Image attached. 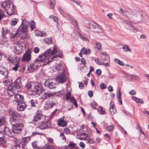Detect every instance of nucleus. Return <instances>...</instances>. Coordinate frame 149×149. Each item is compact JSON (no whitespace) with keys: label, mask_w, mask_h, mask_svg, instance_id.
Masks as SVG:
<instances>
[{"label":"nucleus","mask_w":149,"mask_h":149,"mask_svg":"<svg viewBox=\"0 0 149 149\" xmlns=\"http://www.w3.org/2000/svg\"><path fill=\"white\" fill-rule=\"evenodd\" d=\"M18 88L14 84H11L8 87V93L10 96H13V94H16L18 92Z\"/></svg>","instance_id":"nucleus-8"},{"label":"nucleus","mask_w":149,"mask_h":149,"mask_svg":"<svg viewBox=\"0 0 149 149\" xmlns=\"http://www.w3.org/2000/svg\"><path fill=\"white\" fill-rule=\"evenodd\" d=\"M51 125L50 122L49 121L44 122L42 120L39 123L38 127L41 129H44L48 128Z\"/></svg>","instance_id":"nucleus-11"},{"label":"nucleus","mask_w":149,"mask_h":149,"mask_svg":"<svg viewBox=\"0 0 149 149\" xmlns=\"http://www.w3.org/2000/svg\"><path fill=\"white\" fill-rule=\"evenodd\" d=\"M45 42L48 44H49L52 43V40L49 38H46L45 39Z\"/></svg>","instance_id":"nucleus-53"},{"label":"nucleus","mask_w":149,"mask_h":149,"mask_svg":"<svg viewBox=\"0 0 149 149\" xmlns=\"http://www.w3.org/2000/svg\"><path fill=\"white\" fill-rule=\"evenodd\" d=\"M14 48L15 53L17 54H19L25 49V43L22 41H19L16 43Z\"/></svg>","instance_id":"nucleus-5"},{"label":"nucleus","mask_w":149,"mask_h":149,"mask_svg":"<svg viewBox=\"0 0 149 149\" xmlns=\"http://www.w3.org/2000/svg\"><path fill=\"white\" fill-rule=\"evenodd\" d=\"M132 99L137 103H139L141 104L144 103V102L142 99H139L135 97H132Z\"/></svg>","instance_id":"nucleus-28"},{"label":"nucleus","mask_w":149,"mask_h":149,"mask_svg":"<svg viewBox=\"0 0 149 149\" xmlns=\"http://www.w3.org/2000/svg\"><path fill=\"white\" fill-rule=\"evenodd\" d=\"M84 26L86 28L93 30L96 33H105V31L100 26L90 20L86 19L84 20Z\"/></svg>","instance_id":"nucleus-2"},{"label":"nucleus","mask_w":149,"mask_h":149,"mask_svg":"<svg viewBox=\"0 0 149 149\" xmlns=\"http://www.w3.org/2000/svg\"><path fill=\"white\" fill-rule=\"evenodd\" d=\"M18 20L15 18L13 19L11 22L10 24L12 26H14L17 23Z\"/></svg>","instance_id":"nucleus-42"},{"label":"nucleus","mask_w":149,"mask_h":149,"mask_svg":"<svg viewBox=\"0 0 149 149\" xmlns=\"http://www.w3.org/2000/svg\"><path fill=\"white\" fill-rule=\"evenodd\" d=\"M30 26L32 30H33L35 28V23L34 21H32L31 22Z\"/></svg>","instance_id":"nucleus-52"},{"label":"nucleus","mask_w":149,"mask_h":149,"mask_svg":"<svg viewBox=\"0 0 149 149\" xmlns=\"http://www.w3.org/2000/svg\"><path fill=\"white\" fill-rule=\"evenodd\" d=\"M66 78L64 72L63 73L59 74L56 77V80L58 82L61 83H63L66 81Z\"/></svg>","instance_id":"nucleus-10"},{"label":"nucleus","mask_w":149,"mask_h":149,"mask_svg":"<svg viewBox=\"0 0 149 149\" xmlns=\"http://www.w3.org/2000/svg\"><path fill=\"white\" fill-rule=\"evenodd\" d=\"M71 96V93L70 91H67L66 95V99L67 100H69L70 98V97Z\"/></svg>","instance_id":"nucleus-51"},{"label":"nucleus","mask_w":149,"mask_h":149,"mask_svg":"<svg viewBox=\"0 0 149 149\" xmlns=\"http://www.w3.org/2000/svg\"><path fill=\"white\" fill-rule=\"evenodd\" d=\"M95 63L99 65H101L102 62L100 61V59L98 58H96L95 59Z\"/></svg>","instance_id":"nucleus-54"},{"label":"nucleus","mask_w":149,"mask_h":149,"mask_svg":"<svg viewBox=\"0 0 149 149\" xmlns=\"http://www.w3.org/2000/svg\"><path fill=\"white\" fill-rule=\"evenodd\" d=\"M25 87L27 89H29L30 88L31 89L33 87V86L31 83L28 82L26 85Z\"/></svg>","instance_id":"nucleus-46"},{"label":"nucleus","mask_w":149,"mask_h":149,"mask_svg":"<svg viewBox=\"0 0 149 149\" xmlns=\"http://www.w3.org/2000/svg\"><path fill=\"white\" fill-rule=\"evenodd\" d=\"M66 149H80L75 146V144L72 142H70L68 145L67 146Z\"/></svg>","instance_id":"nucleus-26"},{"label":"nucleus","mask_w":149,"mask_h":149,"mask_svg":"<svg viewBox=\"0 0 149 149\" xmlns=\"http://www.w3.org/2000/svg\"><path fill=\"white\" fill-rule=\"evenodd\" d=\"M35 34L37 36H44L46 35L45 32H42L39 31H35Z\"/></svg>","instance_id":"nucleus-34"},{"label":"nucleus","mask_w":149,"mask_h":149,"mask_svg":"<svg viewBox=\"0 0 149 149\" xmlns=\"http://www.w3.org/2000/svg\"><path fill=\"white\" fill-rule=\"evenodd\" d=\"M19 64H14V65H15V66L13 67V70L15 71H17V68H19Z\"/></svg>","instance_id":"nucleus-59"},{"label":"nucleus","mask_w":149,"mask_h":149,"mask_svg":"<svg viewBox=\"0 0 149 149\" xmlns=\"http://www.w3.org/2000/svg\"><path fill=\"white\" fill-rule=\"evenodd\" d=\"M125 78H126L128 80H132V74H130L127 73H125Z\"/></svg>","instance_id":"nucleus-47"},{"label":"nucleus","mask_w":149,"mask_h":149,"mask_svg":"<svg viewBox=\"0 0 149 149\" xmlns=\"http://www.w3.org/2000/svg\"><path fill=\"white\" fill-rule=\"evenodd\" d=\"M57 51L56 47L54 46L53 51H52L51 49H48L43 54L42 56H39L38 58L36 59V60L41 62L44 61L46 64H47L51 62L54 58L57 57L56 55L53 56L56 53Z\"/></svg>","instance_id":"nucleus-1"},{"label":"nucleus","mask_w":149,"mask_h":149,"mask_svg":"<svg viewBox=\"0 0 149 149\" xmlns=\"http://www.w3.org/2000/svg\"><path fill=\"white\" fill-rule=\"evenodd\" d=\"M113 61L115 63L121 66H124L125 65L123 62L118 58H114Z\"/></svg>","instance_id":"nucleus-30"},{"label":"nucleus","mask_w":149,"mask_h":149,"mask_svg":"<svg viewBox=\"0 0 149 149\" xmlns=\"http://www.w3.org/2000/svg\"><path fill=\"white\" fill-rule=\"evenodd\" d=\"M20 70L21 72H22L25 70V65H22L20 67Z\"/></svg>","instance_id":"nucleus-64"},{"label":"nucleus","mask_w":149,"mask_h":149,"mask_svg":"<svg viewBox=\"0 0 149 149\" xmlns=\"http://www.w3.org/2000/svg\"><path fill=\"white\" fill-rule=\"evenodd\" d=\"M118 100L120 103V104H122V100L121 99V94L120 92V89L118 91Z\"/></svg>","instance_id":"nucleus-40"},{"label":"nucleus","mask_w":149,"mask_h":149,"mask_svg":"<svg viewBox=\"0 0 149 149\" xmlns=\"http://www.w3.org/2000/svg\"><path fill=\"white\" fill-rule=\"evenodd\" d=\"M55 92H45L42 94L41 98L43 99H46L52 96L55 95Z\"/></svg>","instance_id":"nucleus-17"},{"label":"nucleus","mask_w":149,"mask_h":149,"mask_svg":"<svg viewBox=\"0 0 149 149\" xmlns=\"http://www.w3.org/2000/svg\"><path fill=\"white\" fill-rule=\"evenodd\" d=\"M8 59L9 61L12 63L13 65L19 64L20 58L17 57H12L11 56H8Z\"/></svg>","instance_id":"nucleus-12"},{"label":"nucleus","mask_w":149,"mask_h":149,"mask_svg":"<svg viewBox=\"0 0 149 149\" xmlns=\"http://www.w3.org/2000/svg\"><path fill=\"white\" fill-rule=\"evenodd\" d=\"M5 123V119L3 118H0V126L2 125Z\"/></svg>","instance_id":"nucleus-56"},{"label":"nucleus","mask_w":149,"mask_h":149,"mask_svg":"<svg viewBox=\"0 0 149 149\" xmlns=\"http://www.w3.org/2000/svg\"><path fill=\"white\" fill-rule=\"evenodd\" d=\"M114 107L113 102V101L111 102L110 103L109 111L111 113L112 115L114 114L116 112Z\"/></svg>","instance_id":"nucleus-24"},{"label":"nucleus","mask_w":149,"mask_h":149,"mask_svg":"<svg viewBox=\"0 0 149 149\" xmlns=\"http://www.w3.org/2000/svg\"><path fill=\"white\" fill-rule=\"evenodd\" d=\"M70 100V102L71 103H72L74 104V106L76 107H77V104L76 102L75 101V99L73 97H71Z\"/></svg>","instance_id":"nucleus-41"},{"label":"nucleus","mask_w":149,"mask_h":149,"mask_svg":"<svg viewBox=\"0 0 149 149\" xmlns=\"http://www.w3.org/2000/svg\"><path fill=\"white\" fill-rule=\"evenodd\" d=\"M6 77H5L4 80L3 81V83L6 86H8L9 85H10L11 82L10 81H8L7 79H6Z\"/></svg>","instance_id":"nucleus-43"},{"label":"nucleus","mask_w":149,"mask_h":149,"mask_svg":"<svg viewBox=\"0 0 149 149\" xmlns=\"http://www.w3.org/2000/svg\"><path fill=\"white\" fill-rule=\"evenodd\" d=\"M23 98L24 97L22 95L17 94H15V100L18 103L22 102L23 101Z\"/></svg>","instance_id":"nucleus-16"},{"label":"nucleus","mask_w":149,"mask_h":149,"mask_svg":"<svg viewBox=\"0 0 149 149\" xmlns=\"http://www.w3.org/2000/svg\"><path fill=\"white\" fill-rule=\"evenodd\" d=\"M9 114L11 116L16 118L20 116V114L18 113L15 111H10Z\"/></svg>","instance_id":"nucleus-31"},{"label":"nucleus","mask_w":149,"mask_h":149,"mask_svg":"<svg viewBox=\"0 0 149 149\" xmlns=\"http://www.w3.org/2000/svg\"><path fill=\"white\" fill-rule=\"evenodd\" d=\"M3 131L5 134L9 137H12L13 136V131L12 130L11 131V130L8 127H5Z\"/></svg>","instance_id":"nucleus-19"},{"label":"nucleus","mask_w":149,"mask_h":149,"mask_svg":"<svg viewBox=\"0 0 149 149\" xmlns=\"http://www.w3.org/2000/svg\"><path fill=\"white\" fill-rule=\"evenodd\" d=\"M45 85L50 89L55 88L57 85V81L54 79H49L45 81Z\"/></svg>","instance_id":"nucleus-7"},{"label":"nucleus","mask_w":149,"mask_h":149,"mask_svg":"<svg viewBox=\"0 0 149 149\" xmlns=\"http://www.w3.org/2000/svg\"><path fill=\"white\" fill-rule=\"evenodd\" d=\"M31 91L36 92H40L41 89L40 87L37 85H36L33 88H31Z\"/></svg>","instance_id":"nucleus-32"},{"label":"nucleus","mask_w":149,"mask_h":149,"mask_svg":"<svg viewBox=\"0 0 149 149\" xmlns=\"http://www.w3.org/2000/svg\"><path fill=\"white\" fill-rule=\"evenodd\" d=\"M6 143V140L4 137H0V145L4 144Z\"/></svg>","instance_id":"nucleus-39"},{"label":"nucleus","mask_w":149,"mask_h":149,"mask_svg":"<svg viewBox=\"0 0 149 149\" xmlns=\"http://www.w3.org/2000/svg\"><path fill=\"white\" fill-rule=\"evenodd\" d=\"M58 124L59 126L64 127L67 124L63 119H60L58 121Z\"/></svg>","instance_id":"nucleus-29"},{"label":"nucleus","mask_w":149,"mask_h":149,"mask_svg":"<svg viewBox=\"0 0 149 149\" xmlns=\"http://www.w3.org/2000/svg\"><path fill=\"white\" fill-rule=\"evenodd\" d=\"M97 111H98L99 113L101 115L104 114L105 113V111L103 109L102 107L101 106H99L97 109Z\"/></svg>","instance_id":"nucleus-36"},{"label":"nucleus","mask_w":149,"mask_h":149,"mask_svg":"<svg viewBox=\"0 0 149 149\" xmlns=\"http://www.w3.org/2000/svg\"><path fill=\"white\" fill-rule=\"evenodd\" d=\"M124 22L125 23L129 25H130L131 26H132V23L131 21H130L125 20L124 21Z\"/></svg>","instance_id":"nucleus-62"},{"label":"nucleus","mask_w":149,"mask_h":149,"mask_svg":"<svg viewBox=\"0 0 149 149\" xmlns=\"http://www.w3.org/2000/svg\"><path fill=\"white\" fill-rule=\"evenodd\" d=\"M123 50L124 52H131V50L129 48V46L127 45H124L123 47Z\"/></svg>","instance_id":"nucleus-38"},{"label":"nucleus","mask_w":149,"mask_h":149,"mask_svg":"<svg viewBox=\"0 0 149 149\" xmlns=\"http://www.w3.org/2000/svg\"><path fill=\"white\" fill-rule=\"evenodd\" d=\"M17 120L16 117L11 116L10 118V122L13 125H15V123L17 122Z\"/></svg>","instance_id":"nucleus-35"},{"label":"nucleus","mask_w":149,"mask_h":149,"mask_svg":"<svg viewBox=\"0 0 149 149\" xmlns=\"http://www.w3.org/2000/svg\"><path fill=\"white\" fill-rule=\"evenodd\" d=\"M16 86L17 87L19 88L22 86V84L21 83V79L20 78H18L17 79L16 81L13 84Z\"/></svg>","instance_id":"nucleus-27"},{"label":"nucleus","mask_w":149,"mask_h":149,"mask_svg":"<svg viewBox=\"0 0 149 149\" xmlns=\"http://www.w3.org/2000/svg\"><path fill=\"white\" fill-rule=\"evenodd\" d=\"M139 79L138 76L136 75L132 74V80H137Z\"/></svg>","instance_id":"nucleus-60"},{"label":"nucleus","mask_w":149,"mask_h":149,"mask_svg":"<svg viewBox=\"0 0 149 149\" xmlns=\"http://www.w3.org/2000/svg\"><path fill=\"white\" fill-rule=\"evenodd\" d=\"M47 139L48 142L51 144H52L53 143L54 141L53 139L51 138H48Z\"/></svg>","instance_id":"nucleus-63"},{"label":"nucleus","mask_w":149,"mask_h":149,"mask_svg":"<svg viewBox=\"0 0 149 149\" xmlns=\"http://www.w3.org/2000/svg\"><path fill=\"white\" fill-rule=\"evenodd\" d=\"M43 116L41 113H39L38 111L37 112L34 116L33 121L34 122L41 121L43 120Z\"/></svg>","instance_id":"nucleus-14"},{"label":"nucleus","mask_w":149,"mask_h":149,"mask_svg":"<svg viewBox=\"0 0 149 149\" xmlns=\"http://www.w3.org/2000/svg\"><path fill=\"white\" fill-rule=\"evenodd\" d=\"M5 17L3 12L0 9V20Z\"/></svg>","instance_id":"nucleus-55"},{"label":"nucleus","mask_w":149,"mask_h":149,"mask_svg":"<svg viewBox=\"0 0 149 149\" xmlns=\"http://www.w3.org/2000/svg\"><path fill=\"white\" fill-rule=\"evenodd\" d=\"M31 104L32 106L33 107H35L36 105L35 103V100H31Z\"/></svg>","instance_id":"nucleus-61"},{"label":"nucleus","mask_w":149,"mask_h":149,"mask_svg":"<svg viewBox=\"0 0 149 149\" xmlns=\"http://www.w3.org/2000/svg\"><path fill=\"white\" fill-rule=\"evenodd\" d=\"M1 6L4 8L9 15H11L14 13L15 9L14 5L12 3L5 1L2 3Z\"/></svg>","instance_id":"nucleus-3"},{"label":"nucleus","mask_w":149,"mask_h":149,"mask_svg":"<svg viewBox=\"0 0 149 149\" xmlns=\"http://www.w3.org/2000/svg\"><path fill=\"white\" fill-rule=\"evenodd\" d=\"M100 55L101 60L103 62L108 61L109 62V57L108 55L105 52H102L101 53Z\"/></svg>","instance_id":"nucleus-18"},{"label":"nucleus","mask_w":149,"mask_h":149,"mask_svg":"<svg viewBox=\"0 0 149 149\" xmlns=\"http://www.w3.org/2000/svg\"><path fill=\"white\" fill-rule=\"evenodd\" d=\"M114 127L113 125H110L107 127L106 129L108 132H111L113 130Z\"/></svg>","instance_id":"nucleus-49"},{"label":"nucleus","mask_w":149,"mask_h":149,"mask_svg":"<svg viewBox=\"0 0 149 149\" xmlns=\"http://www.w3.org/2000/svg\"><path fill=\"white\" fill-rule=\"evenodd\" d=\"M32 146L33 148L35 149H37L38 148V147L37 146V144L35 142L32 143Z\"/></svg>","instance_id":"nucleus-57"},{"label":"nucleus","mask_w":149,"mask_h":149,"mask_svg":"<svg viewBox=\"0 0 149 149\" xmlns=\"http://www.w3.org/2000/svg\"><path fill=\"white\" fill-rule=\"evenodd\" d=\"M30 137H27L22 138V140L21 144L22 148L25 147L27 143L30 141Z\"/></svg>","instance_id":"nucleus-20"},{"label":"nucleus","mask_w":149,"mask_h":149,"mask_svg":"<svg viewBox=\"0 0 149 149\" xmlns=\"http://www.w3.org/2000/svg\"><path fill=\"white\" fill-rule=\"evenodd\" d=\"M26 107V104L24 103L23 102L18 103L17 107V110L19 111H22Z\"/></svg>","instance_id":"nucleus-23"},{"label":"nucleus","mask_w":149,"mask_h":149,"mask_svg":"<svg viewBox=\"0 0 149 149\" xmlns=\"http://www.w3.org/2000/svg\"><path fill=\"white\" fill-rule=\"evenodd\" d=\"M72 23L75 27L77 28H78V25L77 24V22L76 20H74L72 21Z\"/></svg>","instance_id":"nucleus-58"},{"label":"nucleus","mask_w":149,"mask_h":149,"mask_svg":"<svg viewBox=\"0 0 149 149\" xmlns=\"http://www.w3.org/2000/svg\"><path fill=\"white\" fill-rule=\"evenodd\" d=\"M38 65L36 63H31L28 67V70L30 72H33L36 69L38 68Z\"/></svg>","instance_id":"nucleus-15"},{"label":"nucleus","mask_w":149,"mask_h":149,"mask_svg":"<svg viewBox=\"0 0 149 149\" xmlns=\"http://www.w3.org/2000/svg\"><path fill=\"white\" fill-rule=\"evenodd\" d=\"M55 4V1L54 0H50L49 5L51 9H54Z\"/></svg>","instance_id":"nucleus-37"},{"label":"nucleus","mask_w":149,"mask_h":149,"mask_svg":"<svg viewBox=\"0 0 149 149\" xmlns=\"http://www.w3.org/2000/svg\"><path fill=\"white\" fill-rule=\"evenodd\" d=\"M20 34V30H18L16 31L15 33L12 34L11 35V37L12 38L14 39L18 37Z\"/></svg>","instance_id":"nucleus-33"},{"label":"nucleus","mask_w":149,"mask_h":149,"mask_svg":"<svg viewBox=\"0 0 149 149\" xmlns=\"http://www.w3.org/2000/svg\"><path fill=\"white\" fill-rule=\"evenodd\" d=\"M102 47L101 44L99 42H97L96 43L95 46V48H97L98 49H100Z\"/></svg>","instance_id":"nucleus-45"},{"label":"nucleus","mask_w":149,"mask_h":149,"mask_svg":"<svg viewBox=\"0 0 149 149\" xmlns=\"http://www.w3.org/2000/svg\"><path fill=\"white\" fill-rule=\"evenodd\" d=\"M76 137L80 140H83L84 139V134L82 133L78 134L77 135Z\"/></svg>","instance_id":"nucleus-44"},{"label":"nucleus","mask_w":149,"mask_h":149,"mask_svg":"<svg viewBox=\"0 0 149 149\" xmlns=\"http://www.w3.org/2000/svg\"><path fill=\"white\" fill-rule=\"evenodd\" d=\"M23 126L21 124L13 125L12 131L14 133H19L22 130Z\"/></svg>","instance_id":"nucleus-9"},{"label":"nucleus","mask_w":149,"mask_h":149,"mask_svg":"<svg viewBox=\"0 0 149 149\" xmlns=\"http://www.w3.org/2000/svg\"><path fill=\"white\" fill-rule=\"evenodd\" d=\"M28 24V22L26 20H23L22 24L19 28V30H20V34L22 35L21 38L23 39H25L27 36V26Z\"/></svg>","instance_id":"nucleus-4"},{"label":"nucleus","mask_w":149,"mask_h":149,"mask_svg":"<svg viewBox=\"0 0 149 149\" xmlns=\"http://www.w3.org/2000/svg\"><path fill=\"white\" fill-rule=\"evenodd\" d=\"M31 53L30 51H26L24 55L23 56L22 58V61H29L31 59Z\"/></svg>","instance_id":"nucleus-13"},{"label":"nucleus","mask_w":149,"mask_h":149,"mask_svg":"<svg viewBox=\"0 0 149 149\" xmlns=\"http://www.w3.org/2000/svg\"><path fill=\"white\" fill-rule=\"evenodd\" d=\"M91 52V50L89 49H87L86 48L84 47V54L86 55H89L90 54Z\"/></svg>","instance_id":"nucleus-48"},{"label":"nucleus","mask_w":149,"mask_h":149,"mask_svg":"<svg viewBox=\"0 0 149 149\" xmlns=\"http://www.w3.org/2000/svg\"><path fill=\"white\" fill-rule=\"evenodd\" d=\"M55 104L52 101H47L45 104V107L47 109H49L53 107Z\"/></svg>","instance_id":"nucleus-25"},{"label":"nucleus","mask_w":149,"mask_h":149,"mask_svg":"<svg viewBox=\"0 0 149 149\" xmlns=\"http://www.w3.org/2000/svg\"><path fill=\"white\" fill-rule=\"evenodd\" d=\"M8 72L6 69L2 67H0V74L5 77L8 76Z\"/></svg>","instance_id":"nucleus-22"},{"label":"nucleus","mask_w":149,"mask_h":149,"mask_svg":"<svg viewBox=\"0 0 149 149\" xmlns=\"http://www.w3.org/2000/svg\"><path fill=\"white\" fill-rule=\"evenodd\" d=\"M119 12L120 14L123 15H126L128 12L127 11H124L121 8H120L119 10Z\"/></svg>","instance_id":"nucleus-50"},{"label":"nucleus","mask_w":149,"mask_h":149,"mask_svg":"<svg viewBox=\"0 0 149 149\" xmlns=\"http://www.w3.org/2000/svg\"><path fill=\"white\" fill-rule=\"evenodd\" d=\"M91 135V130L89 129L84 130V141L86 143L89 144L93 143L95 142L93 139L90 138Z\"/></svg>","instance_id":"nucleus-6"},{"label":"nucleus","mask_w":149,"mask_h":149,"mask_svg":"<svg viewBox=\"0 0 149 149\" xmlns=\"http://www.w3.org/2000/svg\"><path fill=\"white\" fill-rule=\"evenodd\" d=\"M55 68L58 72L59 74L63 73L64 72V68L63 65L60 64L56 65Z\"/></svg>","instance_id":"nucleus-21"}]
</instances>
